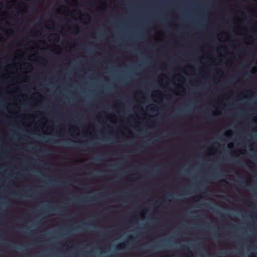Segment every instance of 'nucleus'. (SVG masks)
Returning <instances> with one entry per match:
<instances>
[{
    "mask_svg": "<svg viewBox=\"0 0 257 257\" xmlns=\"http://www.w3.org/2000/svg\"><path fill=\"white\" fill-rule=\"evenodd\" d=\"M244 203L245 204H251V202H250L249 200H245V201H244Z\"/></svg>",
    "mask_w": 257,
    "mask_h": 257,
    "instance_id": "4",
    "label": "nucleus"
},
{
    "mask_svg": "<svg viewBox=\"0 0 257 257\" xmlns=\"http://www.w3.org/2000/svg\"><path fill=\"white\" fill-rule=\"evenodd\" d=\"M44 152H45V153H47V152H48V151H44Z\"/></svg>",
    "mask_w": 257,
    "mask_h": 257,
    "instance_id": "7",
    "label": "nucleus"
},
{
    "mask_svg": "<svg viewBox=\"0 0 257 257\" xmlns=\"http://www.w3.org/2000/svg\"><path fill=\"white\" fill-rule=\"evenodd\" d=\"M51 37H53L54 39L58 40V36L56 34H53L51 35Z\"/></svg>",
    "mask_w": 257,
    "mask_h": 257,
    "instance_id": "2",
    "label": "nucleus"
},
{
    "mask_svg": "<svg viewBox=\"0 0 257 257\" xmlns=\"http://www.w3.org/2000/svg\"><path fill=\"white\" fill-rule=\"evenodd\" d=\"M125 247L124 243H121L118 246V248L119 249L124 248Z\"/></svg>",
    "mask_w": 257,
    "mask_h": 257,
    "instance_id": "3",
    "label": "nucleus"
},
{
    "mask_svg": "<svg viewBox=\"0 0 257 257\" xmlns=\"http://www.w3.org/2000/svg\"><path fill=\"white\" fill-rule=\"evenodd\" d=\"M130 239H133V236H130Z\"/></svg>",
    "mask_w": 257,
    "mask_h": 257,
    "instance_id": "6",
    "label": "nucleus"
},
{
    "mask_svg": "<svg viewBox=\"0 0 257 257\" xmlns=\"http://www.w3.org/2000/svg\"><path fill=\"white\" fill-rule=\"evenodd\" d=\"M193 200L194 201H196L195 198H193Z\"/></svg>",
    "mask_w": 257,
    "mask_h": 257,
    "instance_id": "5",
    "label": "nucleus"
},
{
    "mask_svg": "<svg viewBox=\"0 0 257 257\" xmlns=\"http://www.w3.org/2000/svg\"><path fill=\"white\" fill-rule=\"evenodd\" d=\"M182 249L185 251H188V252L190 251L188 247L185 245H182Z\"/></svg>",
    "mask_w": 257,
    "mask_h": 257,
    "instance_id": "1",
    "label": "nucleus"
}]
</instances>
